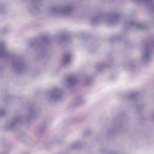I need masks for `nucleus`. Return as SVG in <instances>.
Returning a JSON list of instances; mask_svg holds the SVG:
<instances>
[{
	"instance_id": "f257e3e1",
	"label": "nucleus",
	"mask_w": 154,
	"mask_h": 154,
	"mask_svg": "<svg viewBox=\"0 0 154 154\" xmlns=\"http://www.w3.org/2000/svg\"><path fill=\"white\" fill-rule=\"evenodd\" d=\"M17 126H3L2 128L4 131H15L17 129Z\"/></svg>"
},
{
	"instance_id": "f03ea898",
	"label": "nucleus",
	"mask_w": 154,
	"mask_h": 154,
	"mask_svg": "<svg viewBox=\"0 0 154 154\" xmlns=\"http://www.w3.org/2000/svg\"><path fill=\"white\" fill-rule=\"evenodd\" d=\"M83 144L82 142L80 141L75 142L71 145V147L73 149H76L81 147Z\"/></svg>"
},
{
	"instance_id": "7ed1b4c3",
	"label": "nucleus",
	"mask_w": 154,
	"mask_h": 154,
	"mask_svg": "<svg viewBox=\"0 0 154 154\" xmlns=\"http://www.w3.org/2000/svg\"><path fill=\"white\" fill-rule=\"evenodd\" d=\"M38 128V131L42 133L45 130L46 128L45 126H39Z\"/></svg>"
},
{
	"instance_id": "20e7f679",
	"label": "nucleus",
	"mask_w": 154,
	"mask_h": 154,
	"mask_svg": "<svg viewBox=\"0 0 154 154\" xmlns=\"http://www.w3.org/2000/svg\"><path fill=\"white\" fill-rule=\"evenodd\" d=\"M18 137L19 139L23 140L25 138L26 135L23 133H21L18 135Z\"/></svg>"
},
{
	"instance_id": "39448f33",
	"label": "nucleus",
	"mask_w": 154,
	"mask_h": 154,
	"mask_svg": "<svg viewBox=\"0 0 154 154\" xmlns=\"http://www.w3.org/2000/svg\"><path fill=\"white\" fill-rule=\"evenodd\" d=\"M59 140V137H56L54 138L53 140V142H58Z\"/></svg>"
},
{
	"instance_id": "423d86ee",
	"label": "nucleus",
	"mask_w": 154,
	"mask_h": 154,
	"mask_svg": "<svg viewBox=\"0 0 154 154\" xmlns=\"http://www.w3.org/2000/svg\"><path fill=\"white\" fill-rule=\"evenodd\" d=\"M0 154H5L4 153L2 152V153H1Z\"/></svg>"
},
{
	"instance_id": "0eeeda50",
	"label": "nucleus",
	"mask_w": 154,
	"mask_h": 154,
	"mask_svg": "<svg viewBox=\"0 0 154 154\" xmlns=\"http://www.w3.org/2000/svg\"><path fill=\"white\" fill-rule=\"evenodd\" d=\"M45 147H47L46 144H45Z\"/></svg>"
},
{
	"instance_id": "6e6552de",
	"label": "nucleus",
	"mask_w": 154,
	"mask_h": 154,
	"mask_svg": "<svg viewBox=\"0 0 154 154\" xmlns=\"http://www.w3.org/2000/svg\"><path fill=\"white\" fill-rule=\"evenodd\" d=\"M116 154V153H113V154Z\"/></svg>"
}]
</instances>
